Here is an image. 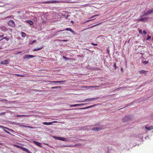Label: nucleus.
I'll return each instance as SVG.
<instances>
[{
	"label": "nucleus",
	"instance_id": "obj_1",
	"mask_svg": "<svg viewBox=\"0 0 153 153\" xmlns=\"http://www.w3.org/2000/svg\"><path fill=\"white\" fill-rule=\"evenodd\" d=\"M99 99V97H97L96 98H88L86 99H85L84 100L81 101H77V102H89L91 101L92 100H98Z\"/></svg>",
	"mask_w": 153,
	"mask_h": 153
},
{
	"label": "nucleus",
	"instance_id": "obj_2",
	"mask_svg": "<svg viewBox=\"0 0 153 153\" xmlns=\"http://www.w3.org/2000/svg\"><path fill=\"white\" fill-rule=\"evenodd\" d=\"M94 126H98V127L94 128H92L91 130L93 131H98L101 130L102 128V126H100V124L99 125L98 124H97L95 125Z\"/></svg>",
	"mask_w": 153,
	"mask_h": 153
},
{
	"label": "nucleus",
	"instance_id": "obj_3",
	"mask_svg": "<svg viewBox=\"0 0 153 153\" xmlns=\"http://www.w3.org/2000/svg\"><path fill=\"white\" fill-rule=\"evenodd\" d=\"M8 25L11 27H14L15 25L14 21L13 20H10L7 22Z\"/></svg>",
	"mask_w": 153,
	"mask_h": 153
},
{
	"label": "nucleus",
	"instance_id": "obj_4",
	"mask_svg": "<svg viewBox=\"0 0 153 153\" xmlns=\"http://www.w3.org/2000/svg\"><path fill=\"white\" fill-rule=\"evenodd\" d=\"M153 13V9L149 10L147 12H144L143 13L144 15L146 16Z\"/></svg>",
	"mask_w": 153,
	"mask_h": 153
},
{
	"label": "nucleus",
	"instance_id": "obj_5",
	"mask_svg": "<svg viewBox=\"0 0 153 153\" xmlns=\"http://www.w3.org/2000/svg\"><path fill=\"white\" fill-rule=\"evenodd\" d=\"M81 146V143H78L74 145H71V146H65L63 145L62 146V147H78Z\"/></svg>",
	"mask_w": 153,
	"mask_h": 153
},
{
	"label": "nucleus",
	"instance_id": "obj_6",
	"mask_svg": "<svg viewBox=\"0 0 153 153\" xmlns=\"http://www.w3.org/2000/svg\"><path fill=\"white\" fill-rule=\"evenodd\" d=\"M130 120V116H126L123 118V121L124 122H128Z\"/></svg>",
	"mask_w": 153,
	"mask_h": 153
},
{
	"label": "nucleus",
	"instance_id": "obj_7",
	"mask_svg": "<svg viewBox=\"0 0 153 153\" xmlns=\"http://www.w3.org/2000/svg\"><path fill=\"white\" fill-rule=\"evenodd\" d=\"M36 56H33L31 55H25L24 59H29L30 58L34 57Z\"/></svg>",
	"mask_w": 153,
	"mask_h": 153
},
{
	"label": "nucleus",
	"instance_id": "obj_8",
	"mask_svg": "<svg viewBox=\"0 0 153 153\" xmlns=\"http://www.w3.org/2000/svg\"><path fill=\"white\" fill-rule=\"evenodd\" d=\"M0 29L4 32H6L8 30V29L6 27L3 26L0 27Z\"/></svg>",
	"mask_w": 153,
	"mask_h": 153
},
{
	"label": "nucleus",
	"instance_id": "obj_9",
	"mask_svg": "<svg viewBox=\"0 0 153 153\" xmlns=\"http://www.w3.org/2000/svg\"><path fill=\"white\" fill-rule=\"evenodd\" d=\"M96 106V104H94V105H92L90 106L84 107V108H78L77 109H81V110L85 109L87 108H92L93 107L95 106Z\"/></svg>",
	"mask_w": 153,
	"mask_h": 153
},
{
	"label": "nucleus",
	"instance_id": "obj_10",
	"mask_svg": "<svg viewBox=\"0 0 153 153\" xmlns=\"http://www.w3.org/2000/svg\"><path fill=\"white\" fill-rule=\"evenodd\" d=\"M33 143L39 147H42V143L36 141H33Z\"/></svg>",
	"mask_w": 153,
	"mask_h": 153
},
{
	"label": "nucleus",
	"instance_id": "obj_11",
	"mask_svg": "<svg viewBox=\"0 0 153 153\" xmlns=\"http://www.w3.org/2000/svg\"><path fill=\"white\" fill-rule=\"evenodd\" d=\"M148 17H145V18H141L139 19H137V20L138 21H144L146 20H147L148 19Z\"/></svg>",
	"mask_w": 153,
	"mask_h": 153
},
{
	"label": "nucleus",
	"instance_id": "obj_12",
	"mask_svg": "<svg viewBox=\"0 0 153 153\" xmlns=\"http://www.w3.org/2000/svg\"><path fill=\"white\" fill-rule=\"evenodd\" d=\"M56 121H53L52 122H43L42 123V124L47 125H49L52 124V123H56Z\"/></svg>",
	"mask_w": 153,
	"mask_h": 153
},
{
	"label": "nucleus",
	"instance_id": "obj_13",
	"mask_svg": "<svg viewBox=\"0 0 153 153\" xmlns=\"http://www.w3.org/2000/svg\"><path fill=\"white\" fill-rule=\"evenodd\" d=\"M21 149H22L23 151L27 153H32L27 149L23 147L22 146Z\"/></svg>",
	"mask_w": 153,
	"mask_h": 153
},
{
	"label": "nucleus",
	"instance_id": "obj_14",
	"mask_svg": "<svg viewBox=\"0 0 153 153\" xmlns=\"http://www.w3.org/2000/svg\"><path fill=\"white\" fill-rule=\"evenodd\" d=\"M64 30L69 31L71 32L74 34H75V32L70 28H67L65 29Z\"/></svg>",
	"mask_w": 153,
	"mask_h": 153
},
{
	"label": "nucleus",
	"instance_id": "obj_15",
	"mask_svg": "<svg viewBox=\"0 0 153 153\" xmlns=\"http://www.w3.org/2000/svg\"><path fill=\"white\" fill-rule=\"evenodd\" d=\"M20 126H21V127H23V128H33V127L27 126H25V125H20Z\"/></svg>",
	"mask_w": 153,
	"mask_h": 153
},
{
	"label": "nucleus",
	"instance_id": "obj_16",
	"mask_svg": "<svg viewBox=\"0 0 153 153\" xmlns=\"http://www.w3.org/2000/svg\"><path fill=\"white\" fill-rule=\"evenodd\" d=\"M148 71H146L144 70H142L139 71V73L141 74H146Z\"/></svg>",
	"mask_w": 153,
	"mask_h": 153
},
{
	"label": "nucleus",
	"instance_id": "obj_17",
	"mask_svg": "<svg viewBox=\"0 0 153 153\" xmlns=\"http://www.w3.org/2000/svg\"><path fill=\"white\" fill-rule=\"evenodd\" d=\"M0 128H2V129H6L9 131H13L11 129H9L7 128V127H4L3 126H1L0 125Z\"/></svg>",
	"mask_w": 153,
	"mask_h": 153
},
{
	"label": "nucleus",
	"instance_id": "obj_18",
	"mask_svg": "<svg viewBox=\"0 0 153 153\" xmlns=\"http://www.w3.org/2000/svg\"><path fill=\"white\" fill-rule=\"evenodd\" d=\"M145 128L147 130H151L153 129V126H151L149 127L145 126Z\"/></svg>",
	"mask_w": 153,
	"mask_h": 153
},
{
	"label": "nucleus",
	"instance_id": "obj_19",
	"mask_svg": "<svg viewBox=\"0 0 153 153\" xmlns=\"http://www.w3.org/2000/svg\"><path fill=\"white\" fill-rule=\"evenodd\" d=\"M61 88V86L52 87H51V89H60Z\"/></svg>",
	"mask_w": 153,
	"mask_h": 153
},
{
	"label": "nucleus",
	"instance_id": "obj_20",
	"mask_svg": "<svg viewBox=\"0 0 153 153\" xmlns=\"http://www.w3.org/2000/svg\"><path fill=\"white\" fill-rule=\"evenodd\" d=\"M59 140H62V141H67V139L66 138H64V137H59Z\"/></svg>",
	"mask_w": 153,
	"mask_h": 153
},
{
	"label": "nucleus",
	"instance_id": "obj_21",
	"mask_svg": "<svg viewBox=\"0 0 153 153\" xmlns=\"http://www.w3.org/2000/svg\"><path fill=\"white\" fill-rule=\"evenodd\" d=\"M26 22L30 25H32L33 24V22L30 20H27Z\"/></svg>",
	"mask_w": 153,
	"mask_h": 153
},
{
	"label": "nucleus",
	"instance_id": "obj_22",
	"mask_svg": "<svg viewBox=\"0 0 153 153\" xmlns=\"http://www.w3.org/2000/svg\"><path fill=\"white\" fill-rule=\"evenodd\" d=\"M9 62L6 60L3 61L1 62V63L4 65L7 64L9 63Z\"/></svg>",
	"mask_w": 153,
	"mask_h": 153
},
{
	"label": "nucleus",
	"instance_id": "obj_23",
	"mask_svg": "<svg viewBox=\"0 0 153 153\" xmlns=\"http://www.w3.org/2000/svg\"><path fill=\"white\" fill-rule=\"evenodd\" d=\"M3 39H6L7 41H9V40L10 39V37L8 36H7V37H4L3 38L1 39L0 40V41H1V40H2Z\"/></svg>",
	"mask_w": 153,
	"mask_h": 153
},
{
	"label": "nucleus",
	"instance_id": "obj_24",
	"mask_svg": "<svg viewBox=\"0 0 153 153\" xmlns=\"http://www.w3.org/2000/svg\"><path fill=\"white\" fill-rule=\"evenodd\" d=\"M42 4H44L52 3V1H43V2H42Z\"/></svg>",
	"mask_w": 153,
	"mask_h": 153
},
{
	"label": "nucleus",
	"instance_id": "obj_25",
	"mask_svg": "<svg viewBox=\"0 0 153 153\" xmlns=\"http://www.w3.org/2000/svg\"><path fill=\"white\" fill-rule=\"evenodd\" d=\"M42 47H41L40 48H35V49H34L33 50V51H39V50H41V49H42Z\"/></svg>",
	"mask_w": 153,
	"mask_h": 153
},
{
	"label": "nucleus",
	"instance_id": "obj_26",
	"mask_svg": "<svg viewBox=\"0 0 153 153\" xmlns=\"http://www.w3.org/2000/svg\"><path fill=\"white\" fill-rule=\"evenodd\" d=\"M65 82V80L60 81H56V83H61L62 82Z\"/></svg>",
	"mask_w": 153,
	"mask_h": 153
},
{
	"label": "nucleus",
	"instance_id": "obj_27",
	"mask_svg": "<svg viewBox=\"0 0 153 153\" xmlns=\"http://www.w3.org/2000/svg\"><path fill=\"white\" fill-rule=\"evenodd\" d=\"M109 83L107 82H106L104 83H102L101 85L104 86H107L109 85Z\"/></svg>",
	"mask_w": 153,
	"mask_h": 153
},
{
	"label": "nucleus",
	"instance_id": "obj_28",
	"mask_svg": "<svg viewBox=\"0 0 153 153\" xmlns=\"http://www.w3.org/2000/svg\"><path fill=\"white\" fill-rule=\"evenodd\" d=\"M21 34H22V37H25L26 35V34L24 32H22Z\"/></svg>",
	"mask_w": 153,
	"mask_h": 153
},
{
	"label": "nucleus",
	"instance_id": "obj_29",
	"mask_svg": "<svg viewBox=\"0 0 153 153\" xmlns=\"http://www.w3.org/2000/svg\"><path fill=\"white\" fill-rule=\"evenodd\" d=\"M78 106L77 104H74V105H70V107H75L76 106Z\"/></svg>",
	"mask_w": 153,
	"mask_h": 153
},
{
	"label": "nucleus",
	"instance_id": "obj_30",
	"mask_svg": "<svg viewBox=\"0 0 153 153\" xmlns=\"http://www.w3.org/2000/svg\"><path fill=\"white\" fill-rule=\"evenodd\" d=\"M59 2V1H58L57 0L52 1V3H58Z\"/></svg>",
	"mask_w": 153,
	"mask_h": 153
},
{
	"label": "nucleus",
	"instance_id": "obj_31",
	"mask_svg": "<svg viewBox=\"0 0 153 153\" xmlns=\"http://www.w3.org/2000/svg\"><path fill=\"white\" fill-rule=\"evenodd\" d=\"M4 131L5 132H6V133H7V134H10L11 135H12V134H11L10 132H8V131H7V130H5V129H4Z\"/></svg>",
	"mask_w": 153,
	"mask_h": 153
},
{
	"label": "nucleus",
	"instance_id": "obj_32",
	"mask_svg": "<svg viewBox=\"0 0 153 153\" xmlns=\"http://www.w3.org/2000/svg\"><path fill=\"white\" fill-rule=\"evenodd\" d=\"M63 31V30H59L57 32H56L54 34V35L55 36H57L59 32H60V31Z\"/></svg>",
	"mask_w": 153,
	"mask_h": 153
},
{
	"label": "nucleus",
	"instance_id": "obj_33",
	"mask_svg": "<svg viewBox=\"0 0 153 153\" xmlns=\"http://www.w3.org/2000/svg\"><path fill=\"white\" fill-rule=\"evenodd\" d=\"M28 116V115H18L17 117H27Z\"/></svg>",
	"mask_w": 153,
	"mask_h": 153
},
{
	"label": "nucleus",
	"instance_id": "obj_34",
	"mask_svg": "<svg viewBox=\"0 0 153 153\" xmlns=\"http://www.w3.org/2000/svg\"><path fill=\"white\" fill-rule=\"evenodd\" d=\"M14 146L18 148H20V149H21V147L22 146H19V145H14Z\"/></svg>",
	"mask_w": 153,
	"mask_h": 153
},
{
	"label": "nucleus",
	"instance_id": "obj_35",
	"mask_svg": "<svg viewBox=\"0 0 153 153\" xmlns=\"http://www.w3.org/2000/svg\"><path fill=\"white\" fill-rule=\"evenodd\" d=\"M7 100L6 99H1V100H0V101L2 102V101H7Z\"/></svg>",
	"mask_w": 153,
	"mask_h": 153
},
{
	"label": "nucleus",
	"instance_id": "obj_36",
	"mask_svg": "<svg viewBox=\"0 0 153 153\" xmlns=\"http://www.w3.org/2000/svg\"><path fill=\"white\" fill-rule=\"evenodd\" d=\"M100 86H91V87L92 88H98V87H100Z\"/></svg>",
	"mask_w": 153,
	"mask_h": 153
},
{
	"label": "nucleus",
	"instance_id": "obj_37",
	"mask_svg": "<svg viewBox=\"0 0 153 153\" xmlns=\"http://www.w3.org/2000/svg\"><path fill=\"white\" fill-rule=\"evenodd\" d=\"M53 138H54L56 139H57V140H59V137H57V136H54L53 137Z\"/></svg>",
	"mask_w": 153,
	"mask_h": 153
},
{
	"label": "nucleus",
	"instance_id": "obj_38",
	"mask_svg": "<svg viewBox=\"0 0 153 153\" xmlns=\"http://www.w3.org/2000/svg\"><path fill=\"white\" fill-rule=\"evenodd\" d=\"M151 38V36L149 35H148V36H147V38L146 39V40H149V39H150Z\"/></svg>",
	"mask_w": 153,
	"mask_h": 153
},
{
	"label": "nucleus",
	"instance_id": "obj_39",
	"mask_svg": "<svg viewBox=\"0 0 153 153\" xmlns=\"http://www.w3.org/2000/svg\"><path fill=\"white\" fill-rule=\"evenodd\" d=\"M6 114V112H3L1 113H0V115H4Z\"/></svg>",
	"mask_w": 153,
	"mask_h": 153
},
{
	"label": "nucleus",
	"instance_id": "obj_40",
	"mask_svg": "<svg viewBox=\"0 0 153 153\" xmlns=\"http://www.w3.org/2000/svg\"><path fill=\"white\" fill-rule=\"evenodd\" d=\"M100 24V23H99L98 24H96V25H93V26H91V27H88V28H90V27H95V26H97V25H98ZM88 29V28H87L86 29Z\"/></svg>",
	"mask_w": 153,
	"mask_h": 153
},
{
	"label": "nucleus",
	"instance_id": "obj_41",
	"mask_svg": "<svg viewBox=\"0 0 153 153\" xmlns=\"http://www.w3.org/2000/svg\"><path fill=\"white\" fill-rule=\"evenodd\" d=\"M114 67L115 68V69H117V67L116 66V63H114Z\"/></svg>",
	"mask_w": 153,
	"mask_h": 153
},
{
	"label": "nucleus",
	"instance_id": "obj_42",
	"mask_svg": "<svg viewBox=\"0 0 153 153\" xmlns=\"http://www.w3.org/2000/svg\"><path fill=\"white\" fill-rule=\"evenodd\" d=\"M49 82L51 83H56V81H50Z\"/></svg>",
	"mask_w": 153,
	"mask_h": 153
},
{
	"label": "nucleus",
	"instance_id": "obj_43",
	"mask_svg": "<svg viewBox=\"0 0 153 153\" xmlns=\"http://www.w3.org/2000/svg\"><path fill=\"white\" fill-rule=\"evenodd\" d=\"M68 41V40H65V39L60 40V41L64 42H67Z\"/></svg>",
	"mask_w": 153,
	"mask_h": 153
},
{
	"label": "nucleus",
	"instance_id": "obj_44",
	"mask_svg": "<svg viewBox=\"0 0 153 153\" xmlns=\"http://www.w3.org/2000/svg\"><path fill=\"white\" fill-rule=\"evenodd\" d=\"M84 104H82V103L79 104H77V105H78V106H82V105H84Z\"/></svg>",
	"mask_w": 153,
	"mask_h": 153
},
{
	"label": "nucleus",
	"instance_id": "obj_45",
	"mask_svg": "<svg viewBox=\"0 0 153 153\" xmlns=\"http://www.w3.org/2000/svg\"><path fill=\"white\" fill-rule=\"evenodd\" d=\"M91 45H94V46H97L98 45V44H94V43H91Z\"/></svg>",
	"mask_w": 153,
	"mask_h": 153
},
{
	"label": "nucleus",
	"instance_id": "obj_46",
	"mask_svg": "<svg viewBox=\"0 0 153 153\" xmlns=\"http://www.w3.org/2000/svg\"><path fill=\"white\" fill-rule=\"evenodd\" d=\"M143 33L144 34H146L147 33L146 31L145 30H144L143 31Z\"/></svg>",
	"mask_w": 153,
	"mask_h": 153
},
{
	"label": "nucleus",
	"instance_id": "obj_47",
	"mask_svg": "<svg viewBox=\"0 0 153 153\" xmlns=\"http://www.w3.org/2000/svg\"><path fill=\"white\" fill-rule=\"evenodd\" d=\"M63 58L65 59H67V60H68V59L66 57V56H63Z\"/></svg>",
	"mask_w": 153,
	"mask_h": 153
},
{
	"label": "nucleus",
	"instance_id": "obj_48",
	"mask_svg": "<svg viewBox=\"0 0 153 153\" xmlns=\"http://www.w3.org/2000/svg\"><path fill=\"white\" fill-rule=\"evenodd\" d=\"M148 63V61H144L143 62V63L145 64H146Z\"/></svg>",
	"mask_w": 153,
	"mask_h": 153
},
{
	"label": "nucleus",
	"instance_id": "obj_49",
	"mask_svg": "<svg viewBox=\"0 0 153 153\" xmlns=\"http://www.w3.org/2000/svg\"><path fill=\"white\" fill-rule=\"evenodd\" d=\"M70 16V15H67L66 17H65V18H68Z\"/></svg>",
	"mask_w": 153,
	"mask_h": 153
},
{
	"label": "nucleus",
	"instance_id": "obj_50",
	"mask_svg": "<svg viewBox=\"0 0 153 153\" xmlns=\"http://www.w3.org/2000/svg\"><path fill=\"white\" fill-rule=\"evenodd\" d=\"M36 42V40H33L32 42L31 43V44H32L34 43H35V42Z\"/></svg>",
	"mask_w": 153,
	"mask_h": 153
},
{
	"label": "nucleus",
	"instance_id": "obj_51",
	"mask_svg": "<svg viewBox=\"0 0 153 153\" xmlns=\"http://www.w3.org/2000/svg\"><path fill=\"white\" fill-rule=\"evenodd\" d=\"M120 88H121L120 87V88H116V89H114V90H113V91H115V90H117L118 89H120Z\"/></svg>",
	"mask_w": 153,
	"mask_h": 153
},
{
	"label": "nucleus",
	"instance_id": "obj_52",
	"mask_svg": "<svg viewBox=\"0 0 153 153\" xmlns=\"http://www.w3.org/2000/svg\"><path fill=\"white\" fill-rule=\"evenodd\" d=\"M139 33H141V34H142V30H140L139 31Z\"/></svg>",
	"mask_w": 153,
	"mask_h": 153
},
{
	"label": "nucleus",
	"instance_id": "obj_53",
	"mask_svg": "<svg viewBox=\"0 0 153 153\" xmlns=\"http://www.w3.org/2000/svg\"><path fill=\"white\" fill-rule=\"evenodd\" d=\"M45 145H46L48 146L49 147H51V146H49V145L48 144H47V143H45Z\"/></svg>",
	"mask_w": 153,
	"mask_h": 153
},
{
	"label": "nucleus",
	"instance_id": "obj_54",
	"mask_svg": "<svg viewBox=\"0 0 153 153\" xmlns=\"http://www.w3.org/2000/svg\"><path fill=\"white\" fill-rule=\"evenodd\" d=\"M4 36V35L3 34L2 35H1V36H0V38H1V37H2Z\"/></svg>",
	"mask_w": 153,
	"mask_h": 153
},
{
	"label": "nucleus",
	"instance_id": "obj_55",
	"mask_svg": "<svg viewBox=\"0 0 153 153\" xmlns=\"http://www.w3.org/2000/svg\"><path fill=\"white\" fill-rule=\"evenodd\" d=\"M94 125H91V126H87V127H92L93 126H94Z\"/></svg>",
	"mask_w": 153,
	"mask_h": 153
},
{
	"label": "nucleus",
	"instance_id": "obj_56",
	"mask_svg": "<svg viewBox=\"0 0 153 153\" xmlns=\"http://www.w3.org/2000/svg\"><path fill=\"white\" fill-rule=\"evenodd\" d=\"M98 15H95L93 16H92V18H94V17L96 16H97Z\"/></svg>",
	"mask_w": 153,
	"mask_h": 153
},
{
	"label": "nucleus",
	"instance_id": "obj_57",
	"mask_svg": "<svg viewBox=\"0 0 153 153\" xmlns=\"http://www.w3.org/2000/svg\"><path fill=\"white\" fill-rule=\"evenodd\" d=\"M91 20H88L87 21H86V22H89V21H91Z\"/></svg>",
	"mask_w": 153,
	"mask_h": 153
},
{
	"label": "nucleus",
	"instance_id": "obj_58",
	"mask_svg": "<svg viewBox=\"0 0 153 153\" xmlns=\"http://www.w3.org/2000/svg\"><path fill=\"white\" fill-rule=\"evenodd\" d=\"M22 52V51H19L17 53H21Z\"/></svg>",
	"mask_w": 153,
	"mask_h": 153
},
{
	"label": "nucleus",
	"instance_id": "obj_59",
	"mask_svg": "<svg viewBox=\"0 0 153 153\" xmlns=\"http://www.w3.org/2000/svg\"><path fill=\"white\" fill-rule=\"evenodd\" d=\"M16 75H17L18 76H20V75L18 74H16Z\"/></svg>",
	"mask_w": 153,
	"mask_h": 153
},
{
	"label": "nucleus",
	"instance_id": "obj_60",
	"mask_svg": "<svg viewBox=\"0 0 153 153\" xmlns=\"http://www.w3.org/2000/svg\"><path fill=\"white\" fill-rule=\"evenodd\" d=\"M76 109V108H73V109H71V110H75V109Z\"/></svg>",
	"mask_w": 153,
	"mask_h": 153
},
{
	"label": "nucleus",
	"instance_id": "obj_61",
	"mask_svg": "<svg viewBox=\"0 0 153 153\" xmlns=\"http://www.w3.org/2000/svg\"><path fill=\"white\" fill-rule=\"evenodd\" d=\"M71 22L72 23H73L74 22H73V21H71Z\"/></svg>",
	"mask_w": 153,
	"mask_h": 153
},
{
	"label": "nucleus",
	"instance_id": "obj_62",
	"mask_svg": "<svg viewBox=\"0 0 153 153\" xmlns=\"http://www.w3.org/2000/svg\"><path fill=\"white\" fill-rule=\"evenodd\" d=\"M107 52H109V51H107Z\"/></svg>",
	"mask_w": 153,
	"mask_h": 153
},
{
	"label": "nucleus",
	"instance_id": "obj_63",
	"mask_svg": "<svg viewBox=\"0 0 153 153\" xmlns=\"http://www.w3.org/2000/svg\"><path fill=\"white\" fill-rule=\"evenodd\" d=\"M6 108H9V107H6Z\"/></svg>",
	"mask_w": 153,
	"mask_h": 153
},
{
	"label": "nucleus",
	"instance_id": "obj_64",
	"mask_svg": "<svg viewBox=\"0 0 153 153\" xmlns=\"http://www.w3.org/2000/svg\"><path fill=\"white\" fill-rule=\"evenodd\" d=\"M152 132H153V131H152Z\"/></svg>",
	"mask_w": 153,
	"mask_h": 153
}]
</instances>
